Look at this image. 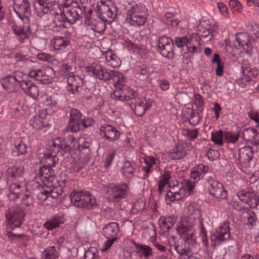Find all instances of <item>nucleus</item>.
Instances as JSON below:
<instances>
[{"label": "nucleus", "instance_id": "1", "mask_svg": "<svg viewBox=\"0 0 259 259\" xmlns=\"http://www.w3.org/2000/svg\"><path fill=\"white\" fill-rule=\"evenodd\" d=\"M194 220L186 217L177 224V231L185 244L174 243V248L179 254L180 259H199L191 254V252L197 251L199 248L196 240V230Z\"/></svg>", "mask_w": 259, "mask_h": 259}, {"label": "nucleus", "instance_id": "2", "mask_svg": "<svg viewBox=\"0 0 259 259\" xmlns=\"http://www.w3.org/2000/svg\"><path fill=\"white\" fill-rule=\"evenodd\" d=\"M78 144V140L74 137L73 134L69 135L64 139L56 138L52 140L51 144L47 148L46 155L56 156L60 153L62 156L72 149H77Z\"/></svg>", "mask_w": 259, "mask_h": 259}, {"label": "nucleus", "instance_id": "3", "mask_svg": "<svg viewBox=\"0 0 259 259\" xmlns=\"http://www.w3.org/2000/svg\"><path fill=\"white\" fill-rule=\"evenodd\" d=\"M28 75L41 84H46L52 82L55 73L52 68L34 63L30 67Z\"/></svg>", "mask_w": 259, "mask_h": 259}, {"label": "nucleus", "instance_id": "4", "mask_svg": "<svg viewBox=\"0 0 259 259\" xmlns=\"http://www.w3.org/2000/svg\"><path fill=\"white\" fill-rule=\"evenodd\" d=\"M70 198L71 203L78 207L92 209L97 206L95 197L88 192L74 191Z\"/></svg>", "mask_w": 259, "mask_h": 259}, {"label": "nucleus", "instance_id": "5", "mask_svg": "<svg viewBox=\"0 0 259 259\" xmlns=\"http://www.w3.org/2000/svg\"><path fill=\"white\" fill-rule=\"evenodd\" d=\"M147 10L142 5L134 4L127 10L126 21L131 25L140 26L147 20Z\"/></svg>", "mask_w": 259, "mask_h": 259}, {"label": "nucleus", "instance_id": "6", "mask_svg": "<svg viewBox=\"0 0 259 259\" xmlns=\"http://www.w3.org/2000/svg\"><path fill=\"white\" fill-rule=\"evenodd\" d=\"M7 219L10 222V225L7 228L6 235L11 238L12 236H17L19 238L23 237L24 240H28L29 237L24 234H15L13 231L16 228H20L24 220V214L20 209L15 211H11L6 213Z\"/></svg>", "mask_w": 259, "mask_h": 259}, {"label": "nucleus", "instance_id": "7", "mask_svg": "<svg viewBox=\"0 0 259 259\" xmlns=\"http://www.w3.org/2000/svg\"><path fill=\"white\" fill-rule=\"evenodd\" d=\"M48 0H38L34 4V7L37 15L39 17H44L48 18V13L51 15L58 14L61 12L60 1L48 2Z\"/></svg>", "mask_w": 259, "mask_h": 259}, {"label": "nucleus", "instance_id": "8", "mask_svg": "<svg viewBox=\"0 0 259 259\" xmlns=\"http://www.w3.org/2000/svg\"><path fill=\"white\" fill-rule=\"evenodd\" d=\"M230 224L224 222L214 231L211 232L210 240L211 246H217L230 239Z\"/></svg>", "mask_w": 259, "mask_h": 259}, {"label": "nucleus", "instance_id": "9", "mask_svg": "<svg viewBox=\"0 0 259 259\" xmlns=\"http://www.w3.org/2000/svg\"><path fill=\"white\" fill-rule=\"evenodd\" d=\"M230 224L224 222L214 231L211 232L210 240L211 246H217L230 239Z\"/></svg>", "mask_w": 259, "mask_h": 259}, {"label": "nucleus", "instance_id": "10", "mask_svg": "<svg viewBox=\"0 0 259 259\" xmlns=\"http://www.w3.org/2000/svg\"><path fill=\"white\" fill-rule=\"evenodd\" d=\"M97 11L98 14L101 15L104 19L109 18L108 20H111V23L116 17L117 14V8L114 3L110 1H101L98 3L97 5Z\"/></svg>", "mask_w": 259, "mask_h": 259}, {"label": "nucleus", "instance_id": "11", "mask_svg": "<svg viewBox=\"0 0 259 259\" xmlns=\"http://www.w3.org/2000/svg\"><path fill=\"white\" fill-rule=\"evenodd\" d=\"M119 227L117 223L111 222L108 224L103 229V233L108 240L104 243V250L108 249L118 239Z\"/></svg>", "mask_w": 259, "mask_h": 259}, {"label": "nucleus", "instance_id": "12", "mask_svg": "<svg viewBox=\"0 0 259 259\" xmlns=\"http://www.w3.org/2000/svg\"><path fill=\"white\" fill-rule=\"evenodd\" d=\"M46 153L47 150L45 152V157L47 158V159H50L51 162L50 163L47 161L46 165H45L40 167L36 175L43 181L46 180L47 181L52 182L54 180V176L55 175V172L54 170L52 169V167L55 166V165L56 156H49L47 155Z\"/></svg>", "mask_w": 259, "mask_h": 259}, {"label": "nucleus", "instance_id": "13", "mask_svg": "<svg viewBox=\"0 0 259 259\" xmlns=\"http://www.w3.org/2000/svg\"><path fill=\"white\" fill-rule=\"evenodd\" d=\"M21 20V24L19 23L14 22L13 24L12 28L15 34L17 36V39L21 42H23L28 38V34L32 32V27L30 24V20L26 21Z\"/></svg>", "mask_w": 259, "mask_h": 259}, {"label": "nucleus", "instance_id": "14", "mask_svg": "<svg viewBox=\"0 0 259 259\" xmlns=\"http://www.w3.org/2000/svg\"><path fill=\"white\" fill-rule=\"evenodd\" d=\"M175 42L178 48L186 46L188 52L191 54H198L201 51L200 49L198 48V44L194 40L192 34L189 36L176 37Z\"/></svg>", "mask_w": 259, "mask_h": 259}, {"label": "nucleus", "instance_id": "15", "mask_svg": "<svg viewBox=\"0 0 259 259\" xmlns=\"http://www.w3.org/2000/svg\"><path fill=\"white\" fill-rule=\"evenodd\" d=\"M206 180L209 184L208 190L212 196L222 199L227 198L228 193L222 183L213 179L211 176L208 177Z\"/></svg>", "mask_w": 259, "mask_h": 259}, {"label": "nucleus", "instance_id": "16", "mask_svg": "<svg viewBox=\"0 0 259 259\" xmlns=\"http://www.w3.org/2000/svg\"><path fill=\"white\" fill-rule=\"evenodd\" d=\"M73 7L67 9L66 10H61V12L59 13L62 15V17L66 22L69 24L74 23L80 18L82 17L83 12L80 7L77 3H73Z\"/></svg>", "mask_w": 259, "mask_h": 259}, {"label": "nucleus", "instance_id": "17", "mask_svg": "<svg viewBox=\"0 0 259 259\" xmlns=\"http://www.w3.org/2000/svg\"><path fill=\"white\" fill-rule=\"evenodd\" d=\"M128 189V186L125 183L110 184L107 188V193L116 201L125 197Z\"/></svg>", "mask_w": 259, "mask_h": 259}, {"label": "nucleus", "instance_id": "18", "mask_svg": "<svg viewBox=\"0 0 259 259\" xmlns=\"http://www.w3.org/2000/svg\"><path fill=\"white\" fill-rule=\"evenodd\" d=\"M173 40L171 38L166 36L159 37L158 51L162 56L166 58H172L174 53Z\"/></svg>", "mask_w": 259, "mask_h": 259}, {"label": "nucleus", "instance_id": "19", "mask_svg": "<svg viewBox=\"0 0 259 259\" xmlns=\"http://www.w3.org/2000/svg\"><path fill=\"white\" fill-rule=\"evenodd\" d=\"M13 9L20 19L29 20L31 15L30 6L27 0H13Z\"/></svg>", "mask_w": 259, "mask_h": 259}, {"label": "nucleus", "instance_id": "20", "mask_svg": "<svg viewBox=\"0 0 259 259\" xmlns=\"http://www.w3.org/2000/svg\"><path fill=\"white\" fill-rule=\"evenodd\" d=\"M87 71L96 78L104 81L109 80V71L99 63H92L91 65L87 67Z\"/></svg>", "mask_w": 259, "mask_h": 259}, {"label": "nucleus", "instance_id": "21", "mask_svg": "<svg viewBox=\"0 0 259 259\" xmlns=\"http://www.w3.org/2000/svg\"><path fill=\"white\" fill-rule=\"evenodd\" d=\"M82 120V114L77 109L72 108L69 112V120L67 130L71 132L75 133L80 130V122Z\"/></svg>", "mask_w": 259, "mask_h": 259}, {"label": "nucleus", "instance_id": "22", "mask_svg": "<svg viewBox=\"0 0 259 259\" xmlns=\"http://www.w3.org/2000/svg\"><path fill=\"white\" fill-rule=\"evenodd\" d=\"M99 133L102 138L111 142L117 140L120 135L119 131L116 127L110 124H104L101 126Z\"/></svg>", "mask_w": 259, "mask_h": 259}, {"label": "nucleus", "instance_id": "23", "mask_svg": "<svg viewBox=\"0 0 259 259\" xmlns=\"http://www.w3.org/2000/svg\"><path fill=\"white\" fill-rule=\"evenodd\" d=\"M114 95L120 101H130L135 99L138 96V93L125 85L119 90H115Z\"/></svg>", "mask_w": 259, "mask_h": 259}, {"label": "nucleus", "instance_id": "24", "mask_svg": "<svg viewBox=\"0 0 259 259\" xmlns=\"http://www.w3.org/2000/svg\"><path fill=\"white\" fill-rule=\"evenodd\" d=\"M152 101L150 99H139L136 101L134 106V109L133 105H131V108L134 110L135 114L137 116L142 117L146 110L151 107Z\"/></svg>", "mask_w": 259, "mask_h": 259}, {"label": "nucleus", "instance_id": "25", "mask_svg": "<svg viewBox=\"0 0 259 259\" xmlns=\"http://www.w3.org/2000/svg\"><path fill=\"white\" fill-rule=\"evenodd\" d=\"M67 83V90L74 95L78 94L81 89L82 79L79 76L75 75L74 74L68 76Z\"/></svg>", "mask_w": 259, "mask_h": 259}, {"label": "nucleus", "instance_id": "26", "mask_svg": "<svg viewBox=\"0 0 259 259\" xmlns=\"http://www.w3.org/2000/svg\"><path fill=\"white\" fill-rule=\"evenodd\" d=\"M176 13L167 12L162 17V21L168 27L172 28H178L183 29L187 25H183L182 21L178 20L176 18Z\"/></svg>", "mask_w": 259, "mask_h": 259}, {"label": "nucleus", "instance_id": "27", "mask_svg": "<svg viewBox=\"0 0 259 259\" xmlns=\"http://www.w3.org/2000/svg\"><path fill=\"white\" fill-rule=\"evenodd\" d=\"M253 153L251 147L246 146L240 148L238 151L239 162L244 166H248L249 162L252 159Z\"/></svg>", "mask_w": 259, "mask_h": 259}, {"label": "nucleus", "instance_id": "28", "mask_svg": "<svg viewBox=\"0 0 259 259\" xmlns=\"http://www.w3.org/2000/svg\"><path fill=\"white\" fill-rule=\"evenodd\" d=\"M24 190H26L25 186L19 183H13L10 185L8 197L11 201H16L22 195Z\"/></svg>", "mask_w": 259, "mask_h": 259}, {"label": "nucleus", "instance_id": "29", "mask_svg": "<svg viewBox=\"0 0 259 259\" xmlns=\"http://www.w3.org/2000/svg\"><path fill=\"white\" fill-rule=\"evenodd\" d=\"M209 171L210 168L208 165L203 163L199 164L192 168L190 174V179L199 181L203 178L205 174Z\"/></svg>", "mask_w": 259, "mask_h": 259}, {"label": "nucleus", "instance_id": "30", "mask_svg": "<svg viewBox=\"0 0 259 259\" xmlns=\"http://www.w3.org/2000/svg\"><path fill=\"white\" fill-rule=\"evenodd\" d=\"M110 77L109 80H113L114 86L116 88V90H119L125 87V77L121 73L115 71H109Z\"/></svg>", "mask_w": 259, "mask_h": 259}, {"label": "nucleus", "instance_id": "31", "mask_svg": "<svg viewBox=\"0 0 259 259\" xmlns=\"http://www.w3.org/2000/svg\"><path fill=\"white\" fill-rule=\"evenodd\" d=\"M111 24V20L104 19L100 15L98 19L92 22V27L94 31L101 33H103L107 27V25Z\"/></svg>", "mask_w": 259, "mask_h": 259}, {"label": "nucleus", "instance_id": "32", "mask_svg": "<svg viewBox=\"0 0 259 259\" xmlns=\"http://www.w3.org/2000/svg\"><path fill=\"white\" fill-rule=\"evenodd\" d=\"M199 31L198 33H193L194 40L198 44V48H200V41L202 38H205L207 41L211 40L213 38V34H211L209 29H205L202 26H200L198 28Z\"/></svg>", "mask_w": 259, "mask_h": 259}, {"label": "nucleus", "instance_id": "33", "mask_svg": "<svg viewBox=\"0 0 259 259\" xmlns=\"http://www.w3.org/2000/svg\"><path fill=\"white\" fill-rule=\"evenodd\" d=\"M165 195L166 199H169L170 201L181 200L185 195L184 189L180 187H169Z\"/></svg>", "mask_w": 259, "mask_h": 259}, {"label": "nucleus", "instance_id": "34", "mask_svg": "<svg viewBox=\"0 0 259 259\" xmlns=\"http://www.w3.org/2000/svg\"><path fill=\"white\" fill-rule=\"evenodd\" d=\"M70 41L66 36H55L51 40V44L56 50H63L69 46Z\"/></svg>", "mask_w": 259, "mask_h": 259}, {"label": "nucleus", "instance_id": "35", "mask_svg": "<svg viewBox=\"0 0 259 259\" xmlns=\"http://www.w3.org/2000/svg\"><path fill=\"white\" fill-rule=\"evenodd\" d=\"M22 85L21 89L25 94L34 99L37 98L39 95L38 89L31 81L29 80L26 83Z\"/></svg>", "mask_w": 259, "mask_h": 259}, {"label": "nucleus", "instance_id": "36", "mask_svg": "<svg viewBox=\"0 0 259 259\" xmlns=\"http://www.w3.org/2000/svg\"><path fill=\"white\" fill-rule=\"evenodd\" d=\"M1 82L3 88L10 93L16 91L17 88L19 87L12 75L3 78Z\"/></svg>", "mask_w": 259, "mask_h": 259}, {"label": "nucleus", "instance_id": "37", "mask_svg": "<svg viewBox=\"0 0 259 259\" xmlns=\"http://www.w3.org/2000/svg\"><path fill=\"white\" fill-rule=\"evenodd\" d=\"M176 221L177 217L175 215H171L167 217L161 218L159 220V224L164 231L168 232L175 224Z\"/></svg>", "mask_w": 259, "mask_h": 259}, {"label": "nucleus", "instance_id": "38", "mask_svg": "<svg viewBox=\"0 0 259 259\" xmlns=\"http://www.w3.org/2000/svg\"><path fill=\"white\" fill-rule=\"evenodd\" d=\"M255 192L251 188H247L239 190L237 194L239 199L241 201L245 202L247 204V202L250 201L251 198L254 196Z\"/></svg>", "mask_w": 259, "mask_h": 259}, {"label": "nucleus", "instance_id": "39", "mask_svg": "<svg viewBox=\"0 0 259 259\" xmlns=\"http://www.w3.org/2000/svg\"><path fill=\"white\" fill-rule=\"evenodd\" d=\"M60 253L55 246L48 247L41 252V259H58Z\"/></svg>", "mask_w": 259, "mask_h": 259}, {"label": "nucleus", "instance_id": "40", "mask_svg": "<svg viewBox=\"0 0 259 259\" xmlns=\"http://www.w3.org/2000/svg\"><path fill=\"white\" fill-rule=\"evenodd\" d=\"M137 249L135 254L138 255L141 257L144 256L145 257H148L152 254V248L146 245L142 244L135 243Z\"/></svg>", "mask_w": 259, "mask_h": 259}, {"label": "nucleus", "instance_id": "41", "mask_svg": "<svg viewBox=\"0 0 259 259\" xmlns=\"http://www.w3.org/2000/svg\"><path fill=\"white\" fill-rule=\"evenodd\" d=\"M24 173V167L23 166L15 165L10 167L7 169L8 177L17 179L22 177Z\"/></svg>", "mask_w": 259, "mask_h": 259}, {"label": "nucleus", "instance_id": "42", "mask_svg": "<svg viewBox=\"0 0 259 259\" xmlns=\"http://www.w3.org/2000/svg\"><path fill=\"white\" fill-rule=\"evenodd\" d=\"M186 154V150L182 145L176 146L169 153V156L171 159L178 160L183 158Z\"/></svg>", "mask_w": 259, "mask_h": 259}, {"label": "nucleus", "instance_id": "43", "mask_svg": "<svg viewBox=\"0 0 259 259\" xmlns=\"http://www.w3.org/2000/svg\"><path fill=\"white\" fill-rule=\"evenodd\" d=\"M63 218L61 215H56L52 219L48 221L44 224L45 227L48 230H53L63 223Z\"/></svg>", "mask_w": 259, "mask_h": 259}, {"label": "nucleus", "instance_id": "44", "mask_svg": "<svg viewBox=\"0 0 259 259\" xmlns=\"http://www.w3.org/2000/svg\"><path fill=\"white\" fill-rule=\"evenodd\" d=\"M56 16L53 20V29L54 31H60L65 28V23L66 22L60 14H55Z\"/></svg>", "mask_w": 259, "mask_h": 259}, {"label": "nucleus", "instance_id": "45", "mask_svg": "<svg viewBox=\"0 0 259 259\" xmlns=\"http://www.w3.org/2000/svg\"><path fill=\"white\" fill-rule=\"evenodd\" d=\"M135 167L136 165L134 163L129 161H125L122 168L123 175L125 176H128V175L133 176Z\"/></svg>", "mask_w": 259, "mask_h": 259}, {"label": "nucleus", "instance_id": "46", "mask_svg": "<svg viewBox=\"0 0 259 259\" xmlns=\"http://www.w3.org/2000/svg\"><path fill=\"white\" fill-rule=\"evenodd\" d=\"M106 60L108 64L113 68H116L120 65L119 59L112 52H108L106 55Z\"/></svg>", "mask_w": 259, "mask_h": 259}, {"label": "nucleus", "instance_id": "47", "mask_svg": "<svg viewBox=\"0 0 259 259\" xmlns=\"http://www.w3.org/2000/svg\"><path fill=\"white\" fill-rule=\"evenodd\" d=\"M213 63H217V66L215 69V73L217 75L219 76H221L223 74L224 72V62H223L220 57V55L218 54H215L214 55L213 58L212 59Z\"/></svg>", "mask_w": 259, "mask_h": 259}, {"label": "nucleus", "instance_id": "48", "mask_svg": "<svg viewBox=\"0 0 259 259\" xmlns=\"http://www.w3.org/2000/svg\"><path fill=\"white\" fill-rule=\"evenodd\" d=\"M12 77L15 79L16 82L21 89L22 88L23 84L26 83L29 80L26 79L27 75L21 71H15Z\"/></svg>", "mask_w": 259, "mask_h": 259}, {"label": "nucleus", "instance_id": "49", "mask_svg": "<svg viewBox=\"0 0 259 259\" xmlns=\"http://www.w3.org/2000/svg\"><path fill=\"white\" fill-rule=\"evenodd\" d=\"M59 73L60 75L68 78V76L74 74L72 66L67 64H64L59 67Z\"/></svg>", "mask_w": 259, "mask_h": 259}, {"label": "nucleus", "instance_id": "50", "mask_svg": "<svg viewBox=\"0 0 259 259\" xmlns=\"http://www.w3.org/2000/svg\"><path fill=\"white\" fill-rule=\"evenodd\" d=\"M236 39L239 46L244 47L248 45L249 39L248 35L245 32H239L236 34Z\"/></svg>", "mask_w": 259, "mask_h": 259}, {"label": "nucleus", "instance_id": "51", "mask_svg": "<svg viewBox=\"0 0 259 259\" xmlns=\"http://www.w3.org/2000/svg\"><path fill=\"white\" fill-rule=\"evenodd\" d=\"M211 140L215 144L222 145L224 142V135L222 130L211 133Z\"/></svg>", "mask_w": 259, "mask_h": 259}, {"label": "nucleus", "instance_id": "52", "mask_svg": "<svg viewBox=\"0 0 259 259\" xmlns=\"http://www.w3.org/2000/svg\"><path fill=\"white\" fill-rule=\"evenodd\" d=\"M244 213H246L245 218L247 220L248 223L250 226L255 225L256 222L257 221L255 213L248 208L244 209Z\"/></svg>", "mask_w": 259, "mask_h": 259}, {"label": "nucleus", "instance_id": "53", "mask_svg": "<svg viewBox=\"0 0 259 259\" xmlns=\"http://www.w3.org/2000/svg\"><path fill=\"white\" fill-rule=\"evenodd\" d=\"M99 251L94 247H91L85 251L84 259H99Z\"/></svg>", "mask_w": 259, "mask_h": 259}, {"label": "nucleus", "instance_id": "54", "mask_svg": "<svg viewBox=\"0 0 259 259\" xmlns=\"http://www.w3.org/2000/svg\"><path fill=\"white\" fill-rule=\"evenodd\" d=\"M145 207V203L142 199L137 200L132 206V211L133 213H137L143 210Z\"/></svg>", "mask_w": 259, "mask_h": 259}, {"label": "nucleus", "instance_id": "55", "mask_svg": "<svg viewBox=\"0 0 259 259\" xmlns=\"http://www.w3.org/2000/svg\"><path fill=\"white\" fill-rule=\"evenodd\" d=\"M15 147L18 151V155L25 154L27 152V146L22 141L15 142Z\"/></svg>", "mask_w": 259, "mask_h": 259}, {"label": "nucleus", "instance_id": "56", "mask_svg": "<svg viewBox=\"0 0 259 259\" xmlns=\"http://www.w3.org/2000/svg\"><path fill=\"white\" fill-rule=\"evenodd\" d=\"M183 135L186 137L190 140H193L197 137V130H184Z\"/></svg>", "mask_w": 259, "mask_h": 259}, {"label": "nucleus", "instance_id": "57", "mask_svg": "<svg viewBox=\"0 0 259 259\" xmlns=\"http://www.w3.org/2000/svg\"><path fill=\"white\" fill-rule=\"evenodd\" d=\"M229 5L233 12H240L242 8L241 3L237 0H230Z\"/></svg>", "mask_w": 259, "mask_h": 259}, {"label": "nucleus", "instance_id": "58", "mask_svg": "<svg viewBox=\"0 0 259 259\" xmlns=\"http://www.w3.org/2000/svg\"><path fill=\"white\" fill-rule=\"evenodd\" d=\"M23 203L27 207L31 206L34 203V198L30 193L24 194L22 198Z\"/></svg>", "mask_w": 259, "mask_h": 259}, {"label": "nucleus", "instance_id": "59", "mask_svg": "<svg viewBox=\"0 0 259 259\" xmlns=\"http://www.w3.org/2000/svg\"><path fill=\"white\" fill-rule=\"evenodd\" d=\"M238 136L232 134L231 133L227 132L224 134V140L227 141L228 142L235 143L238 140Z\"/></svg>", "mask_w": 259, "mask_h": 259}, {"label": "nucleus", "instance_id": "60", "mask_svg": "<svg viewBox=\"0 0 259 259\" xmlns=\"http://www.w3.org/2000/svg\"><path fill=\"white\" fill-rule=\"evenodd\" d=\"M58 101V96L57 95H53L46 98L45 103L47 105L54 106L56 105Z\"/></svg>", "mask_w": 259, "mask_h": 259}, {"label": "nucleus", "instance_id": "61", "mask_svg": "<svg viewBox=\"0 0 259 259\" xmlns=\"http://www.w3.org/2000/svg\"><path fill=\"white\" fill-rule=\"evenodd\" d=\"M251 37L254 39L259 40V25L256 24L251 25V30L250 32Z\"/></svg>", "mask_w": 259, "mask_h": 259}, {"label": "nucleus", "instance_id": "62", "mask_svg": "<svg viewBox=\"0 0 259 259\" xmlns=\"http://www.w3.org/2000/svg\"><path fill=\"white\" fill-rule=\"evenodd\" d=\"M196 181H194L191 179L190 180L186 182L185 187L188 191L189 194H192L194 193V189L195 187V182Z\"/></svg>", "mask_w": 259, "mask_h": 259}, {"label": "nucleus", "instance_id": "63", "mask_svg": "<svg viewBox=\"0 0 259 259\" xmlns=\"http://www.w3.org/2000/svg\"><path fill=\"white\" fill-rule=\"evenodd\" d=\"M94 124V120L92 118L88 117L84 119H82L80 122V128L82 126L83 127L87 128L90 126H92Z\"/></svg>", "mask_w": 259, "mask_h": 259}, {"label": "nucleus", "instance_id": "64", "mask_svg": "<svg viewBox=\"0 0 259 259\" xmlns=\"http://www.w3.org/2000/svg\"><path fill=\"white\" fill-rule=\"evenodd\" d=\"M247 204L252 208H256L259 205V196H257L255 193L254 196L251 198L250 201L247 202Z\"/></svg>", "mask_w": 259, "mask_h": 259}]
</instances>
